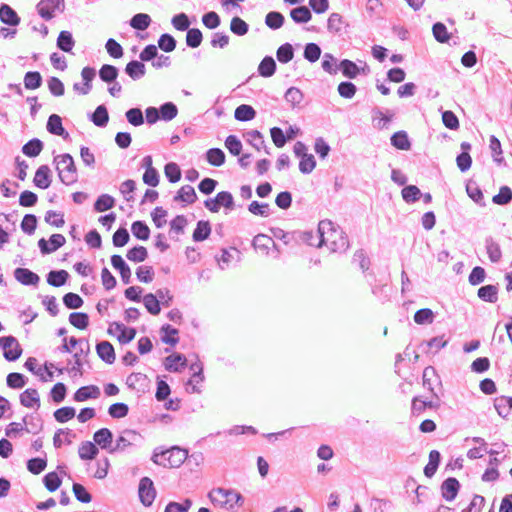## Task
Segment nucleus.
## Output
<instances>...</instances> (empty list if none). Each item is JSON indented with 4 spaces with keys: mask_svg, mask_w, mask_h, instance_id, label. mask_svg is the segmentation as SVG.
Here are the masks:
<instances>
[{
    "mask_svg": "<svg viewBox=\"0 0 512 512\" xmlns=\"http://www.w3.org/2000/svg\"><path fill=\"white\" fill-rule=\"evenodd\" d=\"M318 233L320 236L319 246H325L331 252L341 253L349 246V241L345 233L331 220L320 221L318 224Z\"/></svg>",
    "mask_w": 512,
    "mask_h": 512,
    "instance_id": "f257e3e1",
    "label": "nucleus"
},
{
    "mask_svg": "<svg viewBox=\"0 0 512 512\" xmlns=\"http://www.w3.org/2000/svg\"><path fill=\"white\" fill-rule=\"evenodd\" d=\"M210 501L221 508L235 511L244 505L245 499L240 492L233 488L217 487L208 493Z\"/></svg>",
    "mask_w": 512,
    "mask_h": 512,
    "instance_id": "f03ea898",
    "label": "nucleus"
},
{
    "mask_svg": "<svg viewBox=\"0 0 512 512\" xmlns=\"http://www.w3.org/2000/svg\"><path fill=\"white\" fill-rule=\"evenodd\" d=\"M187 458V451L178 446L162 450L160 447L154 449L151 460L153 463L165 468L180 467Z\"/></svg>",
    "mask_w": 512,
    "mask_h": 512,
    "instance_id": "7ed1b4c3",
    "label": "nucleus"
},
{
    "mask_svg": "<svg viewBox=\"0 0 512 512\" xmlns=\"http://www.w3.org/2000/svg\"><path fill=\"white\" fill-rule=\"evenodd\" d=\"M56 170L58 171L61 182L65 185H71L77 181V170L73 157L68 154L58 155L54 158Z\"/></svg>",
    "mask_w": 512,
    "mask_h": 512,
    "instance_id": "20e7f679",
    "label": "nucleus"
},
{
    "mask_svg": "<svg viewBox=\"0 0 512 512\" xmlns=\"http://www.w3.org/2000/svg\"><path fill=\"white\" fill-rule=\"evenodd\" d=\"M65 10V0H40L36 5V11L45 21L55 16V12L62 13Z\"/></svg>",
    "mask_w": 512,
    "mask_h": 512,
    "instance_id": "39448f33",
    "label": "nucleus"
},
{
    "mask_svg": "<svg viewBox=\"0 0 512 512\" xmlns=\"http://www.w3.org/2000/svg\"><path fill=\"white\" fill-rule=\"evenodd\" d=\"M205 207L212 213H217L224 207L226 209H233L234 201L230 192L221 191L216 194L214 198L207 199L204 202Z\"/></svg>",
    "mask_w": 512,
    "mask_h": 512,
    "instance_id": "423d86ee",
    "label": "nucleus"
},
{
    "mask_svg": "<svg viewBox=\"0 0 512 512\" xmlns=\"http://www.w3.org/2000/svg\"><path fill=\"white\" fill-rule=\"evenodd\" d=\"M141 440V435L134 430H124L116 439L115 445L110 448V453L123 452L128 447L136 445Z\"/></svg>",
    "mask_w": 512,
    "mask_h": 512,
    "instance_id": "0eeeda50",
    "label": "nucleus"
},
{
    "mask_svg": "<svg viewBox=\"0 0 512 512\" xmlns=\"http://www.w3.org/2000/svg\"><path fill=\"white\" fill-rule=\"evenodd\" d=\"M138 495L140 502L145 507H149L153 504L156 497V489L154 487L153 481L149 477H143L140 479Z\"/></svg>",
    "mask_w": 512,
    "mask_h": 512,
    "instance_id": "6e6552de",
    "label": "nucleus"
},
{
    "mask_svg": "<svg viewBox=\"0 0 512 512\" xmlns=\"http://www.w3.org/2000/svg\"><path fill=\"white\" fill-rule=\"evenodd\" d=\"M305 146L301 142H297L294 146V151L297 155H301L299 162V169L302 173H310L315 168V159L312 154H306Z\"/></svg>",
    "mask_w": 512,
    "mask_h": 512,
    "instance_id": "1a4fd4ad",
    "label": "nucleus"
},
{
    "mask_svg": "<svg viewBox=\"0 0 512 512\" xmlns=\"http://www.w3.org/2000/svg\"><path fill=\"white\" fill-rule=\"evenodd\" d=\"M46 128L50 134L61 136L64 140L70 139L69 133L62 125L61 117L57 114H52L49 116Z\"/></svg>",
    "mask_w": 512,
    "mask_h": 512,
    "instance_id": "9d476101",
    "label": "nucleus"
},
{
    "mask_svg": "<svg viewBox=\"0 0 512 512\" xmlns=\"http://www.w3.org/2000/svg\"><path fill=\"white\" fill-rule=\"evenodd\" d=\"M14 277L25 286H36L40 281L38 274L28 268H16L14 270Z\"/></svg>",
    "mask_w": 512,
    "mask_h": 512,
    "instance_id": "9b49d317",
    "label": "nucleus"
},
{
    "mask_svg": "<svg viewBox=\"0 0 512 512\" xmlns=\"http://www.w3.org/2000/svg\"><path fill=\"white\" fill-rule=\"evenodd\" d=\"M460 489L459 481L454 477H449L441 485V495L446 501H453Z\"/></svg>",
    "mask_w": 512,
    "mask_h": 512,
    "instance_id": "f8f14e48",
    "label": "nucleus"
},
{
    "mask_svg": "<svg viewBox=\"0 0 512 512\" xmlns=\"http://www.w3.org/2000/svg\"><path fill=\"white\" fill-rule=\"evenodd\" d=\"M0 21L8 26H17L21 19L11 6L2 3L0 5Z\"/></svg>",
    "mask_w": 512,
    "mask_h": 512,
    "instance_id": "ddd939ff",
    "label": "nucleus"
},
{
    "mask_svg": "<svg viewBox=\"0 0 512 512\" xmlns=\"http://www.w3.org/2000/svg\"><path fill=\"white\" fill-rule=\"evenodd\" d=\"M370 260L362 251H356L350 261V267L353 272H365L369 269Z\"/></svg>",
    "mask_w": 512,
    "mask_h": 512,
    "instance_id": "4468645a",
    "label": "nucleus"
},
{
    "mask_svg": "<svg viewBox=\"0 0 512 512\" xmlns=\"http://www.w3.org/2000/svg\"><path fill=\"white\" fill-rule=\"evenodd\" d=\"M112 266L119 271L121 279L124 284H128L131 281V270L129 266L126 264L122 256L113 255L111 257Z\"/></svg>",
    "mask_w": 512,
    "mask_h": 512,
    "instance_id": "2eb2a0df",
    "label": "nucleus"
},
{
    "mask_svg": "<svg viewBox=\"0 0 512 512\" xmlns=\"http://www.w3.org/2000/svg\"><path fill=\"white\" fill-rule=\"evenodd\" d=\"M50 172L47 165H41L35 172L34 185L40 189H47L51 184Z\"/></svg>",
    "mask_w": 512,
    "mask_h": 512,
    "instance_id": "dca6fc26",
    "label": "nucleus"
},
{
    "mask_svg": "<svg viewBox=\"0 0 512 512\" xmlns=\"http://www.w3.org/2000/svg\"><path fill=\"white\" fill-rule=\"evenodd\" d=\"M20 403L26 408L40 407V397L36 389L28 388L20 394Z\"/></svg>",
    "mask_w": 512,
    "mask_h": 512,
    "instance_id": "f3484780",
    "label": "nucleus"
},
{
    "mask_svg": "<svg viewBox=\"0 0 512 512\" xmlns=\"http://www.w3.org/2000/svg\"><path fill=\"white\" fill-rule=\"evenodd\" d=\"M253 247L258 254L265 255L274 247V241L267 235L259 234L254 237Z\"/></svg>",
    "mask_w": 512,
    "mask_h": 512,
    "instance_id": "a211bd4d",
    "label": "nucleus"
},
{
    "mask_svg": "<svg viewBox=\"0 0 512 512\" xmlns=\"http://www.w3.org/2000/svg\"><path fill=\"white\" fill-rule=\"evenodd\" d=\"M191 370L193 371L192 377L187 382V391L191 393H200V389L198 388V384H200L204 377L202 374V366L199 364H192Z\"/></svg>",
    "mask_w": 512,
    "mask_h": 512,
    "instance_id": "6ab92c4d",
    "label": "nucleus"
},
{
    "mask_svg": "<svg viewBox=\"0 0 512 512\" xmlns=\"http://www.w3.org/2000/svg\"><path fill=\"white\" fill-rule=\"evenodd\" d=\"M78 454L82 460H93L96 458V432L93 434V442L85 441L79 446Z\"/></svg>",
    "mask_w": 512,
    "mask_h": 512,
    "instance_id": "aec40b11",
    "label": "nucleus"
},
{
    "mask_svg": "<svg viewBox=\"0 0 512 512\" xmlns=\"http://www.w3.org/2000/svg\"><path fill=\"white\" fill-rule=\"evenodd\" d=\"M70 275L66 270H52L47 276V283L53 287L64 286L69 279Z\"/></svg>",
    "mask_w": 512,
    "mask_h": 512,
    "instance_id": "412c9836",
    "label": "nucleus"
},
{
    "mask_svg": "<svg viewBox=\"0 0 512 512\" xmlns=\"http://www.w3.org/2000/svg\"><path fill=\"white\" fill-rule=\"evenodd\" d=\"M44 144L38 138H33L25 143L22 147V153L27 157H37L43 150Z\"/></svg>",
    "mask_w": 512,
    "mask_h": 512,
    "instance_id": "4be33fe9",
    "label": "nucleus"
},
{
    "mask_svg": "<svg viewBox=\"0 0 512 512\" xmlns=\"http://www.w3.org/2000/svg\"><path fill=\"white\" fill-rule=\"evenodd\" d=\"M77 345H79L80 352H84L85 348L87 352H89L88 341L84 338L76 339L75 337H70L69 339L66 337L63 338V344L61 345L62 352H70L72 349H75Z\"/></svg>",
    "mask_w": 512,
    "mask_h": 512,
    "instance_id": "5701e85b",
    "label": "nucleus"
},
{
    "mask_svg": "<svg viewBox=\"0 0 512 512\" xmlns=\"http://www.w3.org/2000/svg\"><path fill=\"white\" fill-rule=\"evenodd\" d=\"M441 454L437 450H432L429 453V462L424 467V474L426 477L431 478L436 473L440 464Z\"/></svg>",
    "mask_w": 512,
    "mask_h": 512,
    "instance_id": "b1692460",
    "label": "nucleus"
},
{
    "mask_svg": "<svg viewBox=\"0 0 512 512\" xmlns=\"http://www.w3.org/2000/svg\"><path fill=\"white\" fill-rule=\"evenodd\" d=\"M125 72L133 79H139L146 73L145 65L142 61L133 60L127 63L125 67Z\"/></svg>",
    "mask_w": 512,
    "mask_h": 512,
    "instance_id": "393cba45",
    "label": "nucleus"
},
{
    "mask_svg": "<svg viewBox=\"0 0 512 512\" xmlns=\"http://www.w3.org/2000/svg\"><path fill=\"white\" fill-rule=\"evenodd\" d=\"M197 195L195 189L190 185L182 186L177 195L175 196L176 201H181L187 204H192L196 201Z\"/></svg>",
    "mask_w": 512,
    "mask_h": 512,
    "instance_id": "a878e982",
    "label": "nucleus"
},
{
    "mask_svg": "<svg viewBox=\"0 0 512 512\" xmlns=\"http://www.w3.org/2000/svg\"><path fill=\"white\" fill-rule=\"evenodd\" d=\"M75 45V41L71 32L61 31L57 38V47L64 52H71Z\"/></svg>",
    "mask_w": 512,
    "mask_h": 512,
    "instance_id": "bb28decb",
    "label": "nucleus"
},
{
    "mask_svg": "<svg viewBox=\"0 0 512 512\" xmlns=\"http://www.w3.org/2000/svg\"><path fill=\"white\" fill-rule=\"evenodd\" d=\"M186 364V358L183 354H169L165 358L164 365L168 371H178L180 367Z\"/></svg>",
    "mask_w": 512,
    "mask_h": 512,
    "instance_id": "cd10ccee",
    "label": "nucleus"
},
{
    "mask_svg": "<svg viewBox=\"0 0 512 512\" xmlns=\"http://www.w3.org/2000/svg\"><path fill=\"white\" fill-rule=\"evenodd\" d=\"M146 382L147 377L142 373H131L126 379L127 386L137 391L143 390Z\"/></svg>",
    "mask_w": 512,
    "mask_h": 512,
    "instance_id": "c85d7f7f",
    "label": "nucleus"
},
{
    "mask_svg": "<svg viewBox=\"0 0 512 512\" xmlns=\"http://www.w3.org/2000/svg\"><path fill=\"white\" fill-rule=\"evenodd\" d=\"M0 350L3 352H22L18 340L12 335L0 337Z\"/></svg>",
    "mask_w": 512,
    "mask_h": 512,
    "instance_id": "c756f323",
    "label": "nucleus"
},
{
    "mask_svg": "<svg viewBox=\"0 0 512 512\" xmlns=\"http://www.w3.org/2000/svg\"><path fill=\"white\" fill-rule=\"evenodd\" d=\"M126 258L134 263H140L148 258V251L144 246H135L126 253Z\"/></svg>",
    "mask_w": 512,
    "mask_h": 512,
    "instance_id": "7c9ffc66",
    "label": "nucleus"
},
{
    "mask_svg": "<svg viewBox=\"0 0 512 512\" xmlns=\"http://www.w3.org/2000/svg\"><path fill=\"white\" fill-rule=\"evenodd\" d=\"M391 143L395 148L400 150H409L411 146L408 135L405 131H398L394 133L391 137Z\"/></svg>",
    "mask_w": 512,
    "mask_h": 512,
    "instance_id": "2f4dec72",
    "label": "nucleus"
},
{
    "mask_svg": "<svg viewBox=\"0 0 512 512\" xmlns=\"http://www.w3.org/2000/svg\"><path fill=\"white\" fill-rule=\"evenodd\" d=\"M42 85V76L38 71H29L24 76V86L26 89L34 90Z\"/></svg>",
    "mask_w": 512,
    "mask_h": 512,
    "instance_id": "473e14b6",
    "label": "nucleus"
},
{
    "mask_svg": "<svg viewBox=\"0 0 512 512\" xmlns=\"http://www.w3.org/2000/svg\"><path fill=\"white\" fill-rule=\"evenodd\" d=\"M143 303L145 308L152 315H158L161 311L160 300L156 295L148 293L143 297Z\"/></svg>",
    "mask_w": 512,
    "mask_h": 512,
    "instance_id": "72a5a7b5",
    "label": "nucleus"
},
{
    "mask_svg": "<svg viewBox=\"0 0 512 512\" xmlns=\"http://www.w3.org/2000/svg\"><path fill=\"white\" fill-rule=\"evenodd\" d=\"M206 159L210 165L219 167L225 162V154L219 148H211L206 153Z\"/></svg>",
    "mask_w": 512,
    "mask_h": 512,
    "instance_id": "f704fd0d",
    "label": "nucleus"
},
{
    "mask_svg": "<svg viewBox=\"0 0 512 512\" xmlns=\"http://www.w3.org/2000/svg\"><path fill=\"white\" fill-rule=\"evenodd\" d=\"M255 115L256 112L253 107L246 104L238 106L234 113L235 118L239 121H250L255 117Z\"/></svg>",
    "mask_w": 512,
    "mask_h": 512,
    "instance_id": "c9c22d12",
    "label": "nucleus"
},
{
    "mask_svg": "<svg viewBox=\"0 0 512 512\" xmlns=\"http://www.w3.org/2000/svg\"><path fill=\"white\" fill-rule=\"evenodd\" d=\"M151 18L148 14L138 13L134 15L130 21L131 27L136 30H145L149 27Z\"/></svg>",
    "mask_w": 512,
    "mask_h": 512,
    "instance_id": "e433bc0d",
    "label": "nucleus"
},
{
    "mask_svg": "<svg viewBox=\"0 0 512 512\" xmlns=\"http://www.w3.org/2000/svg\"><path fill=\"white\" fill-rule=\"evenodd\" d=\"M69 322L78 329H85L89 324V316L83 312H72L69 315Z\"/></svg>",
    "mask_w": 512,
    "mask_h": 512,
    "instance_id": "4c0bfd02",
    "label": "nucleus"
},
{
    "mask_svg": "<svg viewBox=\"0 0 512 512\" xmlns=\"http://www.w3.org/2000/svg\"><path fill=\"white\" fill-rule=\"evenodd\" d=\"M23 422L26 424L25 431L32 434L39 433L43 428L42 420L33 416H24Z\"/></svg>",
    "mask_w": 512,
    "mask_h": 512,
    "instance_id": "58836bf2",
    "label": "nucleus"
},
{
    "mask_svg": "<svg viewBox=\"0 0 512 512\" xmlns=\"http://www.w3.org/2000/svg\"><path fill=\"white\" fill-rule=\"evenodd\" d=\"M276 63L272 57H265L259 64L258 71L263 77H270L274 74Z\"/></svg>",
    "mask_w": 512,
    "mask_h": 512,
    "instance_id": "ea45409f",
    "label": "nucleus"
},
{
    "mask_svg": "<svg viewBox=\"0 0 512 512\" xmlns=\"http://www.w3.org/2000/svg\"><path fill=\"white\" fill-rule=\"evenodd\" d=\"M132 234L139 240H147L150 236L149 227L142 221H136L131 226Z\"/></svg>",
    "mask_w": 512,
    "mask_h": 512,
    "instance_id": "a19ab883",
    "label": "nucleus"
},
{
    "mask_svg": "<svg viewBox=\"0 0 512 512\" xmlns=\"http://www.w3.org/2000/svg\"><path fill=\"white\" fill-rule=\"evenodd\" d=\"M26 377L17 372H12L7 375L6 383L9 388L20 389L26 385Z\"/></svg>",
    "mask_w": 512,
    "mask_h": 512,
    "instance_id": "79ce46f5",
    "label": "nucleus"
},
{
    "mask_svg": "<svg viewBox=\"0 0 512 512\" xmlns=\"http://www.w3.org/2000/svg\"><path fill=\"white\" fill-rule=\"evenodd\" d=\"M434 313L429 308H423L415 312L414 321L418 325L431 324L434 321Z\"/></svg>",
    "mask_w": 512,
    "mask_h": 512,
    "instance_id": "37998d69",
    "label": "nucleus"
},
{
    "mask_svg": "<svg viewBox=\"0 0 512 512\" xmlns=\"http://www.w3.org/2000/svg\"><path fill=\"white\" fill-rule=\"evenodd\" d=\"M211 228L210 224L207 221H199L197 223V227L193 232V240L194 241H203L208 238L210 235Z\"/></svg>",
    "mask_w": 512,
    "mask_h": 512,
    "instance_id": "c03bdc74",
    "label": "nucleus"
},
{
    "mask_svg": "<svg viewBox=\"0 0 512 512\" xmlns=\"http://www.w3.org/2000/svg\"><path fill=\"white\" fill-rule=\"evenodd\" d=\"M63 304L67 309H78L83 305V299L76 293H66L62 298Z\"/></svg>",
    "mask_w": 512,
    "mask_h": 512,
    "instance_id": "a18cd8bd",
    "label": "nucleus"
},
{
    "mask_svg": "<svg viewBox=\"0 0 512 512\" xmlns=\"http://www.w3.org/2000/svg\"><path fill=\"white\" fill-rule=\"evenodd\" d=\"M290 16L297 23H307L311 19V12L307 7L301 6L291 10Z\"/></svg>",
    "mask_w": 512,
    "mask_h": 512,
    "instance_id": "49530a36",
    "label": "nucleus"
},
{
    "mask_svg": "<svg viewBox=\"0 0 512 512\" xmlns=\"http://www.w3.org/2000/svg\"><path fill=\"white\" fill-rule=\"evenodd\" d=\"M89 398H96L95 385L80 387L74 394V400L77 402H82Z\"/></svg>",
    "mask_w": 512,
    "mask_h": 512,
    "instance_id": "de8ad7c7",
    "label": "nucleus"
},
{
    "mask_svg": "<svg viewBox=\"0 0 512 512\" xmlns=\"http://www.w3.org/2000/svg\"><path fill=\"white\" fill-rule=\"evenodd\" d=\"M76 411L73 407L65 406L54 412V418L59 423H65L75 417Z\"/></svg>",
    "mask_w": 512,
    "mask_h": 512,
    "instance_id": "09e8293b",
    "label": "nucleus"
},
{
    "mask_svg": "<svg viewBox=\"0 0 512 512\" xmlns=\"http://www.w3.org/2000/svg\"><path fill=\"white\" fill-rule=\"evenodd\" d=\"M43 483L48 491L54 492L60 487L62 480L56 472H49L44 476Z\"/></svg>",
    "mask_w": 512,
    "mask_h": 512,
    "instance_id": "8fccbe9b",
    "label": "nucleus"
},
{
    "mask_svg": "<svg viewBox=\"0 0 512 512\" xmlns=\"http://www.w3.org/2000/svg\"><path fill=\"white\" fill-rule=\"evenodd\" d=\"M46 466L47 461L40 457L31 458L27 461V469L30 473L34 475L40 474L42 471L45 470Z\"/></svg>",
    "mask_w": 512,
    "mask_h": 512,
    "instance_id": "3c124183",
    "label": "nucleus"
},
{
    "mask_svg": "<svg viewBox=\"0 0 512 512\" xmlns=\"http://www.w3.org/2000/svg\"><path fill=\"white\" fill-rule=\"evenodd\" d=\"M99 76L104 82H113L118 76V70L115 66L105 64L99 70Z\"/></svg>",
    "mask_w": 512,
    "mask_h": 512,
    "instance_id": "603ef678",
    "label": "nucleus"
},
{
    "mask_svg": "<svg viewBox=\"0 0 512 512\" xmlns=\"http://www.w3.org/2000/svg\"><path fill=\"white\" fill-rule=\"evenodd\" d=\"M22 231L28 235H32L37 227V217L34 214H26L20 225Z\"/></svg>",
    "mask_w": 512,
    "mask_h": 512,
    "instance_id": "864d4df0",
    "label": "nucleus"
},
{
    "mask_svg": "<svg viewBox=\"0 0 512 512\" xmlns=\"http://www.w3.org/2000/svg\"><path fill=\"white\" fill-rule=\"evenodd\" d=\"M497 288L494 285H486L478 290V296L484 301L496 302L497 300Z\"/></svg>",
    "mask_w": 512,
    "mask_h": 512,
    "instance_id": "5fc2aeb1",
    "label": "nucleus"
},
{
    "mask_svg": "<svg viewBox=\"0 0 512 512\" xmlns=\"http://www.w3.org/2000/svg\"><path fill=\"white\" fill-rule=\"evenodd\" d=\"M512 200V190L508 186H502L498 194L494 195L492 201L497 205L508 204Z\"/></svg>",
    "mask_w": 512,
    "mask_h": 512,
    "instance_id": "6e6d98bb",
    "label": "nucleus"
},
{
    "mask_svg": "<svg viewBox=\"0 0 512 512\" xmlns=\"http://www.w3.org/2000/svg\"><path fill=\"white\" fill-rule=\"evenodd\" d=\"M164 173H165V176L172 183H176V182H178L181 179V169L174 162H170V163L165 165Z\"/></svg>",
    "mask_w": 512,
    "mask_h": 512,
    "instance_id": "4d7b16f0",
    "label": "nucleus"
},
{
    "mask_svg": "<svg viewBox=\"0 0 512 512\" xmlns=\"http://www.w3.org/2000/svg\"><path fill=\"white\" fill-rule=\"evenodd\" d=\"M340 68L343 75L348 78H355L360 72L359 67L354 62L347 59L341 61Z\"/></svg>",
    "mask_w": 512,
    "mask_h": 512,
    "instance_id": "13d9d810",
    "label": "nucleus"
},
{
    "mask_svg": "<svg viewBox=\"0 0 512 512\" xmlns=\"http://www.w3.org/2000/svg\"><path fill=\"white\" fill-rule=\"evenodd\" d=\"M202 32L197 28L188 29L186 44L191 48H197L202 42Z\"/></svg>",
    "mask_w": 512,
    "mask_h": 512,
    "instance_id": "bf43d9fd",
    "label": "nucleus"
},
{
    "mask_svg": "<svg viewBox=\"0 0 512 512\" xmlns=\"http://www.w3.org/2000/svg\"><path fill=\"white\" fill-rule=\"evenodd\" d=\"M154 275L155 273L151 266H139L136 270L137 279L142 283H151Z\"/></svg>",
    "mask_w": 512,
    "mask_h": 512,
    "instance_id": "052dcab7",
    "label": "nucleus"
},
{
    "mask_svg": "<svg viewBox=\"0 0 512 512\" xmlns=\"http://www.w3.org/2000/svg\"><path fill=\"white\" fill-rule=\"evenodd\" d=\"M129 412L128 405L122 402L114 403L112 404L109 409L108 413L112 418L119 419L127 416Z\"/></svg>",
    "mask_w": 512,
    "mask_h": 512,
    "instance_id": "680f3d73",
    "label": "nucleus"
},
{
    "mask_svg": "<svg viewBox=\"0 0 512 512\" xmlns=\"http://www.w3.org/2000/svg\"><path fill=\"white\" fill-rule=\"evenodd\" d=\"M105 49L107 53L114 59H119L124 54L122 46L112 38L106 42Z\"/></svg>",
    "mask_w": 512,
    "mask_h": 512,
    "instance_id": "e2e57ef3",
    "label": "nucleus"
},
{
    "mask_svg": "<svg viewBox=\"0 0 512 512\" xmlns=\"http://www.w3.org/2000/svg\"><path fill=\"white\" fill-rule=\"evenodd\" d=\"M66 393V385L62 382H58L52 387L50 391V396L55 403H61L62 401H64Z\"/></svg>",
    "mask_w": 512,
    "mask_h": 512,
    "instance_id": "0e129e2a",
    "label": "nucleus"
},
{
    "mask_svg": "<svg viewBox=\"0 0 512 512\" xmlns=\"http://www.w3.org/2000/svg\"><path fill=\"white\" fill-rule=\"evenodd\" d=\"M225 147L228 149V151L234 155L238 156L240 155L242 151V143L241 141L234 135H229L225 140Z\"/></svg>",
    "mask_w": 512,
    "mask_h": 512,
    "instance_id": "69168bd1",
    "label": "nucleus"
},
{
    "mask_svg": "<svg viewBox=\"0 0 512 512\" xmlns=\"http://www.w3.org/2000/svg\"><path fill=\"white\" fill-rule=\"evenodd\" d=\"M435 39L440 43H445L450 39V34L447 31L446 26L443 23H436L432 28Z\"/></svg>",
    "mask_w": 512,
    "mask_h": 512,
    "instance_id": "338daca9",
    "label": "nucleus"
},
{
    "mask_svg": "<svg viewBox=\"0 0 512 512\" xmlns=\"http://www.w3.org/2000/svg\"><path fill=\"white\" fill-rule=\"evenodd\" d=\"M73 493L76 499L81 503H89L92 500V495L80 483L73 484Z\"/></svg>",
    "mask_w": 512,
    "mask_h": 512,
    "instance_id": "774afa93",
    "label": "nucleus"
}]
</instances>
